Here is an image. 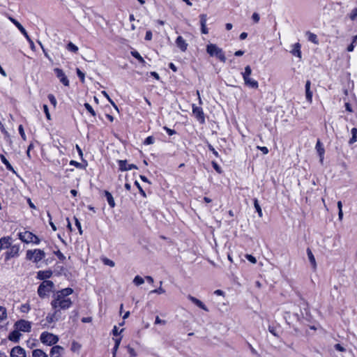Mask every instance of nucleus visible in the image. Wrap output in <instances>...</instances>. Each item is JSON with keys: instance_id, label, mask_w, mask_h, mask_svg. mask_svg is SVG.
I'll use <instances>...</instances> for the list:
<instances>
[{"instance_id": "obj_1", "label": "nucleus", "mask_w": 357, "mask_h": 357, "mask_svg": "<svg viewBox=\"0 0 357 357\" xmlns=\"http://www.w3.org/2000/svg\"><path fill=\"white\" fill-rule=\"evenodd\" d=\"M73 293V289L70 287L56 291L50 303L52 308L60 312L61 310H67L70 308L73 301L68 296Z\"/></svg>"}, {"instance_id": "obj_2", "label": "nucleus", "mask_w": 357, "mask_h": 357, "mask_svg": "<svg viewBox=\"0 0 357 357\" xmlns=\"http://www.w3.org/2000/svg\"><path fill=\"white\" fill-rule=\"evenodd\" d=\"M54 284L50 280L43 281L38 287L37 293L42 299L48 297L50 294L53 291Z\"/></svg>"}, {"instance_id": "obj_3", "label": "nucleus", "mask_w": 357, "mask_h": 357, "mask_svg": "<svg viewBox=\"0 0 357 357\" xmlns=\"http://www.w3.org/2000/svg\"><path fill=\"white\" fill-rule=\"evenodd\" d=\"M206 52L211 56H216L218 59H220L222 62L226 61V57L224 52L220 47H218L216 45L209 44L206 46Z\"/></svg>"}, {"instance_id": "obj_4", "label": "nucleus", "mask_w": 357, "mask_h": 357, "mask_svg": "<svg viewBox=\"0 0 357 357\" xmlns=\"http://www.w3.org/2000/svg\"><path fill=\"white\" fill-rule=\"evenodd\" d=\"M40 342L47 345V346H54L59 340V338L57 335L45 331L43 332L40 335Z\"/></svg>"}, {"instance_id": "obj_5", "label": "nucleus", "mask_w": 357, "mask_h": 357, "mask_svg": "<svg viewBox=\"0 0 357 357\" xmlns=\"http://www.w3.org/2000/svg\"><path fill=\"white\" fill-rule=\"evenodd\" d=\"M26 257L27 259L37 264L45 257V252L40 249L29 250Z\"/></svg>"}, {"instance_id": "obj_6", "label": "nucleus", "mask_w": 357, "mask_h": 357, "mask_svg": "<svg viewBox=\"0 0 357 357\" xmlns=\"http://www.w3.org/2000/svg\"><path fill=\"white\" fill-rule=\"evenodd\" d=\"M14 328L20 332L29 333L31 329V322L25 319H20L15 323Z\"/></svg>"}, {"instance_id": "obj_7", "label": "nucleus", "mask_w": 357, "mask_h": 357, "mask_svg": "<svg viewBox=\"0 0 357 357\" xmlns=\"http://www.w3.org/2000/svg\"><path fill=\"white\" fill-rule=\"evenodd\" d=\"M192 114L200 123H205V116L202 107L192 105Z\"/></svg>"}, {"instance_id": "obj_8", "label": "nucleus", "mask_w": 357, "mask_h": 357, "mask_svg": "<svg viewBox=\"0 0 357 357\" xmlns=\"http://www.w3.org/2000/svg\"><path fill=\"white\" fill-rule=\"evenodd\" d=\"M64 348L59 345L53 346L50 351V357H62L64 354Z\"/></svg>"}, {"instance_id": "obj_9", "label": "nucleus", "mask_w": 357, "mask_h": 357, "mask_svg": "<svg viewBox=\"0 0 357 357\" xmlns=\"http://www.w3.org/2000/svg\"><path fill=\"white\" fill-rule=\"evenodd\" d=\"M20 246L19 245H13L9 247V250L6 253V259L18 256Z\"/></svg>"}, {"instance_id": "obj_10", "label": "nucleus", "mask_w": 357, "mask_h": 357, "mask_svg": "<svg viewBox=\"0 0 357 357\" xmlns=\"http://www.w3.org/2000/svg\"><path fill=\"white\" fill-rule=\"evenodd\" d=\"M118 164L119 167V170L121 172L131 170L132 169H137V167L134 164H128L126 160H118Z\"/></svg>"}, {"instance_id": "obj_11", "label": "nucleus", "mask_w": 357, "mask_h": 357, "mask_svg": "<svg viewBox=\"0 0 357 357\" xmlns=\"http://www.w3.org/2000/svg\"><path fill=\"white\" fill-rule=\"evenodd\" d=\"M10 357H26V351L20 346L14 347L10 353Z\"/></svg>"}, {"instance_id": "obj_12", "label": "nucleus", "mask_w": 357, "mask_h": 357, "mask_svg": "<svg viewBox=\"0 0 357 357\" xmlns=\"http://www.w3.org/2000/svg\"><path fill=\"white\" fill-rule=\"evenodd\" d=\"M56 77L59 79L60 82L64 85V86H68L69 85V80L68 77L66 76L64 72L60 69V68H55L54 70Z\"/></svg>"}, {"instance_id": "obj_13", "label": "nucleus", "mask_w": 357, "mask_h": 357, "mask_svg": "<svg viewBox=\"0 0 357 357\" xmlns=\"http://www.w3.org/2000/svg\"><path fill=\"white\" fill-rule=\"evenodd\" d=\"M19 238L25 243H29L32 241L33 234L31 231H25L18 234Z\"/></svg>"}, {"instance_id": "obj_14", "label": "nucleus", "mask_w": 357, "mask_h": 357, "mask_svg": "<svg viewBox=\"0 0 357 357\" xmlns=\"http://www.w3.org/2000/svg\"><path fill=\"white\" fill-rule=\"evenodd\" d=\"M291 50H290V53L294 56H296L298 57V59H301L302 58V54H301V45L299 43H294L293 45H291Z\"/></svg>"}, {"instance_id": "obj_15", "label": "nucleus", "mask_w": 357, "mask_h": 357, "mask_svg": "<svg viewBox=\"0 0 357 357\" xmlns=\"http://www.w3.org/2000/svg\"><path fill=\"white\" fill-rule=\"evenodd\" d=\"M315 149L318 153V155L319 156V160H320V162L321 164H323V162H324V153H325V149H324V147L323 146V144H321V142H320L319 139L317 140V144H316V146H315Z\"/></svg>"}, {"instance_id": "obj_16", "label": "nucleus", "mask_w": 357, "mask_h": 357, "mask_svg": "<svg viewBox=\"0 0 357 357\" xmlns=\"http://www.w3.org/2000/svg\"><path fill=\"white\" fill-rule=\"evenodd\" d=\"M60 317V312L54 310L52 313H48L46 317V321L48 324H52L59 320Z\"/></svg>"}, {"instance_id": "obj_17", "label": "nucleus", "mask_w": 357, "mask_h": 357, "mask_svg": "<svg viewBox=\"0 0 357 357\" xmlns=\"http://www.w3.org/2000/svg\"><path fill=\"white\" fill-rule=\"evenodd\" d=\"M12 243V238L4 236L0 238V250L8 248Z\"/></svg>"}, {"instance_id": "obj_18", "label": "nucleus", "mask_w": 357, "mask_h": 357, "mask_svg": "<svg viewBox=\"0 0 357 357\" xmlns=\"http://www.w3.org/2000/svg\"><path fill=\"white\" fill-rule=\"evenodd\" d=\"M52 275V271L50 270L47 271H39L37 273V279L40 280H47V279L51 278Z\"/></svg>"}, {"instance_id": "obj_19", "label": "nucleus", "mask_w": 357, "mask_h": 357, "mask_svg": "<svg viewBox=\"0 0 357 357\" xmlns=\"http://www.w3.org/2000/svg\"><path fill=\"white\" fill-rule=\"evenodd\" d=\"M244 83L246 86L252 89H257L259 87L258 82L250 77H243Z\"/></svg>"}, {"instance_id": "obj_20", "label": "nucleus", "mask_w": 357, "mask_h": 357, "mask_svg": "<svg viewBox=\"0 0 357 357\" xmlns=\"http://www.w3.org/2000/svg\"><path fill=\"white\" fill-rule=\"evenodd\" d=\"M188 298L190 301H192L194 304H195L197 307H199V308L204 310L206 312L208 311V309L207 308V307L200 300L196 298L195 297H194V296H192L191 295H189L188 296Z\"/></svg>"}, {"instance_id": "obj_21", "label": "nucleus", "mask_w": 357, "mask_h": 357, "mask_svg": "<svg viewBox=\"0 0 357 357\" xmlns=\"http://www.w3.org/2000/svg\"><path fill=\"white\" fill-rule=\"evenodd\" d=\"M311 82L310 80H307L305 83V98L307 101L309 103H312V91L310 90Z\"/></svg>"}, {"instance_id": "obj_22", "label": "nucleus", "mask_w": 357, "mask_h": 357, "mask_svg": "<svg viewBox=\"0 0 357 357\" xmlns=\"http://www.w3.org/2000/svg\"><path fill=\"white\" fill-rule=\"evenodd\" d=\"M176 46L182 51H186L188 48V43L183 39L182 36H178L176 40Z\"/></svg>"}, {"instance_id": "obj_23", "label": "nucleus", "mask_w": 357, "mask_h": 357, "mask_svg": "<svg viewBox=\"0 0 357 357\" xmlns=\"http://www.w3.org/2000/svg\"><path fill=\"white\" fill-rule=\"evenodd\" d=\"M21 337V333L19 331L15 328L13 331L9 333L8 335V340L14 342H18Z\"/></svg>"}, {"instance_id": "obj_24", "label": "nucleus", "mask_w": 357, "mask_h": 357, "mask_svg": "<svg viewBox=\"0 0 357 357\" xmlns=\"http://www.w3.org/2000/svg\"><path fill=\"white\" fill-rule=\"evenodd\" d=\"M0 159H1V161L6 165V167L8 170L12 172L14 174H16V172L15 171V169H13V166L9 162V161L7 160L5 155L0 154Z\"/></svg>"}, {"instance_id": "obj_25", "label": "nucleus", "mask_w": 357, "mask_h": 357, "mask_svg": "<svg viewBox=\"0 0 357 357\" xmlns=\"http://www.w3.org/2000/svg\"><path fill=\"white\" fill-rule=\"evenodd\" d=\"M307 255L308 259H309L312 268L314 269H315L317 268L316 260H315V258H314V256L312 252L311 251V250L310 248L307 249Z\"/></svg>"}, {"instance_id": "obj_26", "label": "nucleus", "mask_w": 357, "mask_h": 357, "mask_svg": "<svg viewBox=\"0 0 357 357\" xmlns=\"http://www.w3.org/2000/svg\"><path fill=\"white\" fill-rule=\"evenodd\" d=\"M105 196L106 197V199H107L109 206L111 208H114L116 204H115V202H114V197H113L112 195L109 191L105 190Z\"/></svg>"}, {"instance_id": "obj_27", "label": "nucleus", "mask_w": 357, "mask_h": 357, "mask_svg": "<svg viewBox=\"0 0 357 357\" xmlns=\"http://www.w3.org/2000/svg\"><path fill=\"white\" fill-rule=\"evenodd\" d=\"M32 357H48V355L40 349H36L32 351Z\"/></svg>"}, {"instance_id": "obj_28", "label": "nucleus", "mask_w": 357, "mask_h": 357, "mask_svg": "<svg viewBox=\"0 0 357 357\" xmlns=\"http://www.w3.org/2000/svg\"><path fill=\"white\" fill-rule=\"evenodd\" d=\"M306 35L308 36L309 41H310L316 45H317L319 43V40H318L316 34L311 33L310 31H307Z\"/></svg>"}, {"instance_id": "obj_29", "label": "nucleus", "mask_w": 357, "mask_h": 357, "mask_svg": "<svg viewBox=\"0 0 357 357\" xmlns=\"http://www.w3.org/2000/svg\"><path fill=\"white\" fill-rule=\"evenodd\" d=\"M351 138L349 141V144H352L357 142V128H353L351 130Z\"/></svg>"}, {"instance_id": "obj_30", "label": "nucleus", "mask_w": 357, "mask_h": 357, "mask_svg": "<svg viewBox=\"0 0 357 357\" xmlns=\"http://www.w3.org/2000/svg\"><path fill=\"white\" fill-rule=\"evenodd\" d=\"M66 49L72 52L77 53L78 52V47L72 42H69L66 46Z\"/></svg>"}, {"instance_id": "obj_31", "label": "nucleus", "mask_w": 357, "mask_h": 357, "mask_svg": "<svg viewBox=\"0 0 357 357\" xmlns=\"http://www.w3.org/2000/svg\"><path fill=\"white\" fill-rule=\"evenodd\" d=\"M254 206H255V209H256L259 216L260 218H261L262 215H263L262 211H261V206H260V205H259V204L258 202V200L256 198L254 199Z\"/></svg>"}, {"instance_id": "obj_32", "label": "nucleus", "mask_w": 357, "mask_h": 357, "mask_svg": "<svg viewBox=\"0 0 357 357\" xmlns=\"http://www.w3.org/2000/svg\"><path fill=\"white\" fill-rule=\"evenodd\" d=\"M131 54L133 57L137 59L140 63H145L144 59L142 58V56L140 55V54L138 52H137V51L131 52Z\"/></svg>"}, {"instance_id": "obj_33", "label": "nucleus", "mask_w": 357, "mask_h": 357, "mask_svg": "<svg viewBox=\"0 0 357 357\" xmlns=\"http://www.w3.org/2000/svg\"><path fill=\"white\" fill-rule=\"evenodd\" d=\"M7 317L6 309L4 307L0 306V322L6 319Z\"/></svg>"}, {"instance_id": "obj_34", "label": "nucleus", "mask_w": 357, "mask_h": 357, "mask_svg": "<svg viewBox=\"0 0 357 357\" xmlns=\"http://www.w3.org/2000/svg\"><path fill=\"white\" fill-rule=\"evenodd\" d=\"M251 74H252V69L250 66H245L244 72H243L241 73L243 77H250L251 75Z\"/></svg>"}, {"instance_id": "obj_35", "label": "nucleus", "mask_w": 357, "mask_h": 357, "mask_svg": "<svg viewBox=\"0 0 357 357\" xmlns=\"http://www.w3.org/2000/svg\"><path fill=\"white\" fill-rule=\"evenodd\" d=\"M133 282L135 285L139 286V285L142 284L144 282V280L142 277L137 275L135 277V278L133 280Z\"/></svg>"}, {"instance_id": "obj_36", "label": "nucleus", "mask_w": 357, "mask_h": 357, "mask_svg": "<svg viewBox=\"0 0 357 357\" xmlns=\"http://www.w3.org/2000/svg\"><path fill=\"white\" fill-rule=\"evenodd\" d=\"M349 17L351 21H356L357 19V8H354L349 14Z\"/></svg>"}, {"instance_id": "obj_37", "label": "nucleus", "mask_w": 357, "mask_h": 357, "mask_svg": "<svg viewBox=\"0 0 357 357\" xmlns=\"http://www.w3.org/2000/svg\"><path fill=\"white\" fill-rule=\"evenodd\" d=\"M84 107L86 108V109L93 116H96V112L94 111V109H93V107L91 106V105H89V103L86 102L84 103Z\"/></svg>"}, {"instance_id": "obj_38", "label": "nucleus", "mask_w": 357, "mask_h": 357, "mask_svg": "<svg viewBox=\"0 0 357 357\" xmlns=\"http://www.w3.org/2000/svg\"><path fill=\"white\" fill-rule=\"evenodd\" d=\"M160 285L162 284V282L160 281ZM165 292V289L163 288H162V287L160 286L159 288L156 289H154V290H152L150 291V294H164Z\"/></svg>"}, {"instance_id": "obj_39", "label": "nucleus", "mask_w": 357, "mask_h": 357, "mask_svg": "<svg viewBox=\"0 0 357 357\" xmlns=\"http://www.w3.org/2000/svg\"><path fill=\"white\" fill-rule=\"evenodd\" d=\"M102 262L105 265L109 266L110 267H114L115 266L114 261L108 258L102 259Z\"/></svg>"}, {"instance_id": "obj_40", "label": "nucleus", "mask_w": 357, "mask_h": 357, "mask_svg": "<svg viewBox=\"0 0 357 357\" xmlns=\"http://www.w3.org/2000/svg\"><path fill=\"white\" fill-rule=\"evenodd\" d=\"M155 142V138L153 136H149L146 137L144 142V144L150 145L153 144Z\"/></svg>"}, {"instance_id": "obj_41", "label": "nucleus", "mask_w": 357, "mask_h": 357, "mask_svg": "<svg viewBox=\"0 0 357 357\" xmlns=\"http://www.w3.org/2000/svg\"><path fill=\"white\" fill-rule=\"evenodd\" d=\"M47 97L51 104L55 107L56 106L57 101L54 96L53 94H49Z\"/></svg>"}, {"instance_id": "obj_42", "label": "nucleus", "mask_w": 357, "mask_h": 357, "mask_svg": "<svg viewBox=\"0 0 357 357\" xmlns=\"http://www.w3.org/2000/svg\"><path fill=\"white\" fill-rule=\"evenodd\" d=\"M127 350H128V352L130 354V357H136L137 356V353H136L135 350L133 348H132L131 347L128 346Z\"/></svg>"}, {"instance_id": "obj_43", "label": "nucleus", "mask_w": 357, "mask_h": 357, "mask_svg": "<svg viewBox=\"0 0 357 357\" xmlns=\"http://www.w3.org/2000/svg\"><path fill=\"white\" fill-rule=\"evenodd\" d=\"M245 257L252 264H256L257 263L256 258L254 256H252V255L247 254V255H245Z\"/></svg>"}, {"instance_id": "obj_44", "label": "nucleus", "mask_w": 357, "mask_h": 357, "mask_svg": "<svg viewBox=\"0 0 357 357\" xmlns=\"http://www.w3.org/2000/svg\"><path fill=\"white\" fill-rule=\"evenodd\" d=\"M77 75L78 76V77L80 79L81 82H84V73H82L79 68H77Z\"/></svg>"}, {"instance_id": "obj_45", "label": "nucleus", "mask_w": 357, "mask_h": 357, "mask_svg": "<svg viewBox=\"0 0 357 357\" xmlns=\"http://www.w3.org/2000/svg\"><path fill=\"white\" fill-rule=\"evenodd\" d=\"M19 132L24 140H26V135L23 128L22 125H20L18 128Z\"/></svg>"}, {"instance_id": "obj_46", "label": "nucleus", "mask_w": 357, "mask_h": 357, "mask_svg": "<svg viewBox=\"0 0 357 357\" xmlns=\"http://www.w3.org/2000/svg\"><path fill=\"white\" fill-rule=\"evenodd\" d=\"M43 111H44V112L45 114V116H46L47 119L48 120H50L51 117H50V114L47 105H43Z\"/></svg>"}, {"instance_id": "obj_47", "label": "nucleus", "mask_w": 357, "mask_h": 357, "mask_svg": "<svg viewBox=\"0 0 357 357\" xmlns=\"http://www.w3.org/2000/svg\"><path fill=\"white\" fill-rule=\"evenodd\" d=\"M199 18H200V24L201 25H204V24H206L207 16L206 14L200 15Z\"/></svg>"}, {"instance_id": "obj_48", "label": "nucleus", "mask_w": 357, "mask_h": 357, "mask_svg": "<svg viewBox=\"0 0 357 357\" xmlns=\"http://www.w3.org/2000/svg\"><path fill=\"white\" fill-rule=\"evenodd\" d=\"M167 321L165 320L161 319L158 316L155 317V324H161L165 325Z\"/></svg>"}, {"instance_id": "obj_49", "label": "nucleus", "mask_w": 357, "mask_h": 357, "mask_svg": "<svg viewBox=\"0 0 357 357\" xmlns=\"http://www.w3.org/2000/svg\"><path fill=\"white\" fill-rule=\"evenodd\" d=\"M54 254L60 260L63 261L66 259V257L60 250H57L56 252H54Z\"/></svg>"}, {"instance_id": "obj_50", "label": "nucleus", "mask_w": 357, "mask_h": 357, "mask_svg": "<svg viewBox=\"0 0 357 357\" xmlns=\"http://www.w3.org/2000/svg\"><path fill=\"white\" fill-rule=\"evenodd\" d=\"M208 148L209 151H211L216 158L219 157L218 151L213 148V146L211 144H208Z\"/></svg>"}, {"instance_id": "obj_51", "label": "nucleus", "mask_w": 357, "mask_h": 357, "mask_svg": "<svg viewBox=\"0 0 357 357\" xmlns=\"http://www.w3.org/2000/svg\"><path fill=\"white\" fill-rule=\"evenodd\" d=\"M135 185L137 187V188H138V190H139V191L140 194H141L142 196L145 197V196H146V193H145V192L143 190V189L142 188V187H141V185H139V182L136 181L135 182Z\"/></svg>"}, {"instance_id": "obj_52", "label": "nucleus", "mask_w": 357, "mask_h": 357, "mask_svg": "<svg viewBox=\"0 0 357 357\" xmlns=\"http://www.w3.org/2000/svg\"><path fill=\"white\" fill-rule=\"evenodd\" d=\"M75 225H76V227H77V229L79 230V233L80 234H82V229L81 223L79 222L78 219H77L76 218H75Z\"/></svg>"}, {"instance_id": "obj_53", "label": "nucleus", "mask_w": 357, "mask_h": 357, "mask_svg": "<svg viewBox=\"0 0 357 357\" xmlns=\"http://www.w3.org/2000/svg\"><path fill=\"white\" fill-rule=\"evenodd\" d=\"M163 129L167 132V133L169 135H173L174 134H176V131L174 130H172V129H170L166 126H165L163 128Z\"/></svg>"}, {"instance_id": "obj_54", "label": "nucleus", "mask_w": 357, "mask_h": 357, "mask_svg": "<svg viewBox=\"0 0 357 357\" xmlns=\"http://www.w3.org/2000/svg\"><path fill=\"white\" fill-rule=\"evenodd\" d=\"M15 26L19 29V31L22 33L24 32V31L26 30L23 26L19 22H17V23H15Z\"/></svg>"}, {"instance_id": "obj_55", "label": "nucleus", "mask_w": 357, "mask_h": 357, "mask_svg": "<svg viewBox=\"0 0 357 357\" xmlns=\"http://www.w3.org/2000/svg\"><path fill=\"white\" fill-rule=\"evenodd\" d=\"M252 19L253 20V21L256 23H257L259 21V15L257 13H254L252 14Z\"/></svg>"}, {"instance_id": "obj_56", "label": "nucleus", "mask_w": 357, "mask_h": 357, "mask_svg": "<svg viewBox=\"0 0 357 357\" xmlns=\"http://www.w3.org/2000/svg\"><path fill=\"white\" fill-rule=\"evenodd\" d=\"M30 310V307L28 304L22 305L21 311L22 312H28Z\"/></svg>"}, {"instance_id": "obj_57", "label": "nucleus", "mask_w": 357, "mask_h": 357, "mask_svg": "<svg viewBox=\"0 0 357 357\" xmlns=\"http://www.w3.org/2000/svg\"><path fill=\"white\" fill-rule=\"evenodd\" d=\"M31 243H33L36 245H38L40 243V240L39 239V238L37 236L33 234L32 241H31Z\"/></svg>"}, {"instance_id": "obj_58", "label": "nucleus", "mask_w": 357, "mask_h": 357, "mask_svg": "<svg viewBox=\"0 0 357 357\" xmlns=\"http://www.w3.org/2000/svg\"><path fill=\"white\" fill-rule=\"evenodd\" d=\"M212 165L217 172L221 173V168L215 162H212Z\"/></svg>"}, {"instance_id": "obj_59", "label": "nucleus", "mask_w": 357, "mask_h": 357, "mask_svg": "<svg viewBox=\"0 0 357 357\" xmlns=\"http://www.w3.org/2000/svg\"><path fill=\"white\" fill-rule=\"evenodd\" d=\"M123 331V329H121L120 331V332H119L118 331V328L115 326L112 330V333L114 336H117L119 335L122 331Z\"/></svg>"}, {"instance_id": "obj_60", "label": "nucleus", "mask_w": 357, "mask_h": 357, "mask_svg": "<svg viewBox=\"0 0 357 357\" xmlns=\"http://www.w3.org/2000/svg\"><path fill=\"white\" fill-rule=\"evenodd\" d=\"M201 31H202V33L204 34H207L208 33V30L206 27V24H204V25H201Z\"/></svg>"}, {"instance_id": "obj_61", "label": "nucleus", "mask_w": 357, "mask_h": 357, "mask_svg": "<svg viewBox=\"0 0 357 357\" xmlns=\"http://www.w3.org/2000/svg\"><path fill=\"white\" fill-rule=\"evenodd\" d=\"M257 149H259L264 154H267L268 153V149L266 146H257Z\"/></svg>"}, {"instance_id": "obj_62", "label": "nucleus", "mask_w": 357, "mask_h": 357, "mask_svg": "<svg viewBox=\"0 0 357 357\" xmlns=\"http://www.w3.org/2000/svg\"><path fill=\"white\" fill-rule=\"evenodd\" d=\"M152 38V33L151 31H147L145 36V39L146 40H150Z\"/></svg>"}, {"instance_id": "obj_63", "label": "nucleus", "mask_w": 357, "mask_h": 357, "mask_svg": "<svg viewBox=\"0 0 357 357\" xmlns=\"http://www.w3.org/2000/svg\"><path fill=\"white\" fill-rule=\"evenodd\" d=\"M335 348L336 350H337L339 351H344L345 350L344 348L340 344H336L335 345Z\"/></svg>"}, {"instance_id": "obj_64", "label": "nucleus", "mask_w": 357, "mask_h": 357, "mask_svg": "<svg viewBox=\"0 0 357 357\" xmlns=\"http://www.w3.org/2000/svg\"><path fill=\"white\" fill-rule=\"evenodd\" d=\"M23 36L26 38L29 43H32V40L30 38L29 36L28 35L26 31L25 30L24 33H22Z\"/></svg>"}]
</instances>
